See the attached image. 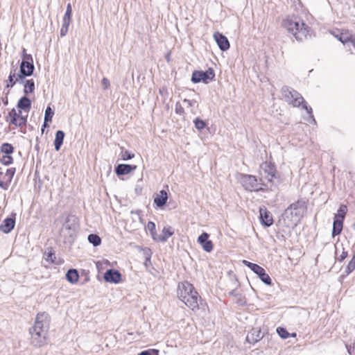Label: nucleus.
Masks as SVG:
<instances>
[{
    "label": "nucleus",
    "mask_w": 355,
    "mask_h": 355,
    "mask_svg": "<svg viewBox=\"0 0 355 355\" xmlns=\"http://www.w3.org/2000/svg\"><path fill=\"white\" fill-rule=\"evenodd\" d=\"M34 70L33 63H28L25 62H21L20 65V73L18 75V78H17V81L20 82L21 83H24V78L26 76H31Z\"/></svg>",
    "instance_id": "12"
},
{
    "label": "nucleus",
    "mask_w": 355,
    "mask_h": 355,
    "mask_svg": "<svg viewBox=\"0 0 355 355\" xmlns=\"http://www.w3.org/2000/svg\"><path fill=\"white\" fill-rule=\"evenodd\" d=\"M259 180L263 183H272L276 178V168L271 162H265L260 166Z\"/></svg>",
    "instance_id": "7"
},
{
    "label": "nucleus",
    "mask_w": 355,
    "mask_h": 355,
    "mask_svg": "<svg viewBox=\"0 0 355 355\" xmlns=\"http://www.w3.org/2000/svg\"><path fill=\"white\" fill-rule=\"evenodd\" d=\"M184 103L187 104V107H192L194 105V104L196 103V101H191L188 99H184Z\"/></svg>",
    "instance_id": "49"
},
{
    "label": "nucleus",
    "mask_w": 355,
    "mask_h": 355,
    "mask_svg": "<svg viewBox=\"0 0 355 355\" xmlns=\"http://www.w3.org/2000/svg\"><path fill=\"white\" fill-rule=\"evenodd\" d=\"M136 168V165L121 164L115 167V172L118 175H124L128 174Z\"/></svg>",
    "instance_id": "19"
},
{
    "label": "nucleus",
    "mask_w": 355,
    "mask_h": 355,
    "mask_svg": "<svg viewBox=\"0 0 355 355\" xmlns=\"http://www.w3.org/2000/svg\"><path fill=\"white\" fill-rule=\"evenodd\" d=\"M79 227L78 218L74 215H68L66 217L65 221L63 224V227L65 230L71 231L74 233L77 231Z\"/></svg>",
    "instance_id": "13"
},
{
    "label": "nucleus",
    "mask_w": 355,
    "mask_h": 355,
    "mask_svg": "<svg viewBox=\"0 0 355 355\" xmlns=\"http://www.w3.org/2000/svg\"><path fill=\"white\" fill-rule=\"evenodd\" d=\"M66 278L68 282L71 284H76L78 281L79 275L76 269H69L67 274Z\"/></svg>",
    "instance_id": "25"
},
{
    "label": "nucleus",
    "mask_w": 355,
    "mask_h": 355,
    "mask_svg": "<svg viewBox=\"0 0 355 355\" xmlns=\"http://www.w3.org/2000/svg\"><path fill=\"white\" fill-rule=\"evenodd\" d=\"M69 25L67 24H63L62 25V28L60 29V36L64 37L67 35L68 32Z\"/></svg>",
    "instance_id": "43"
},
{
    "label": "nucleus",
    "mask_w": 355,
    "mask_h": 355,
    "mask_svg": "<svg viewBox=\"0 0 355 355\" xmlns=\"http://www.w3.org/2000/svg\"><path fill=\"white\" fill-rule=\"evenodd\" d=\"M347 211V207L345 205H341L338 210L336 214H335V219H339L343 220Z\"/></svg>",
    "instance_id": "28"
},
{
    "label": "nucleus",
    "mask_w": 355,
    "mask_h": 355,
    "mask_svg": "<svg viewBox=\"0 0 355 355\" xmlns=\"http://www.w3.org/2000/svg\"><path fill=\"white\" fill-rule=\"evenodd\" d=\"M239 300L241 301V302H240L241 304H243V303H245V301H243V302L241 298Z\"/></svg>",
    "instance_id": "55"
},
{
    "label": "nucleus",
    "mask_w": 355,
    "mask_h": 355,
    "mask_svg": "<svg viewBox=\"0 0 355 355\" xmlns=\"http://www.w3.org/2000/svg\"><path fill=\"white\" fill-rule=\"evenodd\" d=\"M306 209L305 201L300 200L291 204L282 214V220L286 227H295L300 221Z\"/></svg>",
    "instance_id": "3"
},
{
    "label": "nucleus",
    "mask_w": 355,
    "mask_h": 355,
    "mask_svg": "<svg viewBox=\"0 0 355 355\" xmlns=\"http://www.w3.org/2000/svg\"><path fill=\"white\" fill-rule=\"evenodd\" d=\"M121 157L123 160H128L133 158L135 155L128 150H125L121 152Z\"/></svg>",
    "instance_id": "40"
},
{
    "label": "nucleus",
    "mask_w": 355,
    "mask_h": 355,
    "mask_svg": "<svg viewBox=\"0 0 355 355\" xmlns=\"http://www.w3.org/2000/svg\"><path fill=\"white\" fill-rule=\"evenodd\" d=\"M147 230L150 232L153 239L157 240V235L155 232V224L153 222L149 221L146 226Z\"/></svg>",
    "instance_id": "34"
},
{
    "label": "nucleus",
    "mask_w": 355,
    "mask_h": 355,
    "mask_svg": "<svg viewBox=\"0 0 355 355\" xmlns=\"http://www.w3.org/2000/svg\"><path fill=\"white\" fill-rule=\"evenodd\" d=\"M48 125V123L47 124H45V121H44V124L42 125V130L44 131V128H45L46 126Z\"/></svg>",
    "instance_id": "52"
},
{
    "label": "nucleus",
    "mask_w": 355,
    "mask_h": 355,
    "mask_svg": "<svg viewBox=\"0 0 355 355\" xmlns=\"http://www.w3.org/2000/svg\"><path fill=\"white\" fill-rule=\"evenodd\" d=\"M354 269H355V264L353 263L349 262V263L346 266L345 272L348 275V274L351 273L352 271H354Z\"/></svg>",
    "instance_id": "44"
},
{
    "label": "nucleus",
    "mask_w": 355,
    "mask_h": 355,
    "mask_svg": "<svg viewBox=\"0 0 355 355\" xmlns=\"http://www.w3.org/2000/svg\"><path fill=\"white\" fill-rule=\"evenodd\" d=\"M177 293L179 299L189 308L193 311L199 309L198 299L200 297L191 284L188 282L179 283Z\"/></svg>",
    "instance_id": "1"
},
{
    "label": "nucleus",
    "mask_w": 355,
    "mask_h": 355,
    "mask_svg": "<svg viewBox=\"0 0 355 355\" xmlns=\"http://www.w3.org/2000/svg\"><path fill=\"white\" fill-rule=\"evenodd\" d=\"M15 217H9L4 219L0 225V230L5 234L10 233L15 227Z\"/></svg>",
    "instance_id": "17"
},
{
    "label": "nucleus",
    "mask_w": 355,
    "mask_h": 355,
    "mask_svg": "<svg viewBox=\"0 0 355 355\" xmlns=\"http://www.w3.org/2000/svg\"><path fill=\"white\" fill-rule=\"evenodd\" d=\"M138 355H159L157 350H146L139 353Z\"/></svg>",
    "instance_id": "45"
},
{
    "label": "nucleus",
    "mask_w": 355,
    "mask_h": 355,
    "mask_svg": "<svg viewBox=\"0 0 355 355\" xmlns=\"http://www.w3.org/2000/svg\"><path fill=\"white\" fill-rule=\"evenodd\" d=\"M31 107V101L26 96L21 97L17 103V107L20 110H24L25 111H28L30 110Z\"/></svg>",
    "instance_id": "24"
},
{
    "label": "nucleus",
    "mask_w": 355,
    "mask_h": 355,
    "mask_svg": "<svg viewBox=\"0 0 355 355\" xmlns=\"http://www.w3.org/2000/svg\"><path fill=\"white\" fill-rule=\"evenodd\" d=\"M229 295L236 297L238 300H240L241 297V294H240L236 289H232L229 292Z\"/></svg>",
    "instance_id": "46"
},
{
    "label": "nucleus",
    "mask_w": 355,
    "mask_h": 355,
    "mask_svg": "<svg viewBox=\"0 0 355 355\" xmlns=\"http://www.w3.org/2000/svg\"><path fill=\"white\" fill-rule=\"evenodd\" d=\"M349 42L352 43V46L355 48V37H354L352 35H351V39L349 40Z\"/></svg>",
    "instance_id": "50"
},
{
    "label": "nucleus",
    "mask_w": 355,
    "mask_h": 355,
    "mask_svg": "<svg viewBox=\"0 0 355 355\" xmlns=\"http://www.w3.org/2000/svg\"><path fill=\"white\" fill-rule=\"evenodd\" d=\"M44 318H46L44 313H38L34 326L29 329L31 344L36 347H40L46 344L48 327L44 325Z\"/></svg>",
    "instance_id": "2"
},
{
    "label": "nucleus",
    "mask_w": 355,
    "mask_h": 355,
    "mask_svg": "<svg viewBox=\"0 0 355 355\" xmlns=\"http://www.w3.org/2000/svg\"><path fill=\"white\" fill-rule=\"evenodd\" d=\"M263 336L261 335L260 329H252V331L247 335L246 341L251 344H254L261 340Z\"/></svg>",
    "instance_id": "20"
},
{
    "label": "nucleus",
    "mask_w": 355,
    "mask_h": 355,
    "mask_svg": "<svg viewBox=\"0 0 355 355\" xmlns=\"http://www.w3.org/2000/svg\"><path fill=\"white\" fill-rule=\"evenodd\" d=\"M12 161H13V159L10 155H4V156H3V157L1 159L2 164H3L4 165H6V166L12 164Z\"/></svg>",
    "instance_id": "39"
},
{
    "label": "nucleus",
    "mask_w": 355,
    "mask_h": 355,
    "mask_svg": "<svg viewBox=\"0 0 355 355\" xmlns=\"http://www.w3.org/2000/svg\"><path fill=\"white\" fill-rule=\"evenodd\" d=\"M17 78H18V76L15 77V73L12 74V72H11L10 73L9 77H8V80L7 81L6 87H12L16 83H19V85H21V83L17 81V80H16Z\"/></svg>",
    "instance_id": "33"
},
{
    "label": "nucleus",
    "mask_w": 355,
    "mask_h": 355,
    "mask_svg": "<svg viewBox=\"0 0 355 355\" xmlns=\"http://www.w3.org/2000/svg\"><path fill=\"white\" fill-rule=\"evenodd\" d=\"M353 228L355 229V223L353 224Z\"/></svg>",
    "instance_id": "57"
},
{
    "label": "nucleus",
    "mask_w": 355,
    "mask_h": 355,
    "mask_svg": "<svg viewBox=\"0 0 355 355\" xmlns=\"http://www.w3.org/2000/svg\"><path fill=\"white\" fill-rule=\"evenodd\" d=\"M102 85L103 86L104 89H107V87L110 86L109 80L106 78H103Z\"/></svg>",
    "instance_id": "48"
},
{
    "label": "nucleus",
    "mask_w": 355,
    "mask_h": 355,
    "mask_svg": "<svg viewBox=\"0 0 355 355\" xmlns=\"http://www.w3.org/2000/svg\"><path fill=\"white\" fill-rule=\"evenodd\" d=\"M24 92H25L26 94H28L29 92H32L33 90L30 89V90H24Z\"/></svg>",
    "instance_id": "53"
},
{
    "label": "nucleus",
    "mask_w": 355,
    "mask_h": 355,
    "mask_svg": "<svg viewBox=\"0 0 355 355\" xmlns=\"http://www.w3.org/2000/svg\"><path fill=\"white\" fill-rule=\"evenodd\" d=\"M347 252L343 250L342 254L337 259L339 261H343L347 257Z\"/></svg>",
    "instance_id": "47"
},
{
    "label": "nucleus",
    "mask_w": 355,
    "mask_h": 355,
    "mask_svg": "<svg viewBox=\"0 0 355 355\" xmlns=\"http://www.w3.org/2000/svg\"><path fill=\"white\" fill-rule=\"evenodd\" d=\"M159 94L162 96H164V95H165L167 93V90H159Z\"/></svg>",
    "instance_id": "51"
},
{
    "label": "nucleus",
    "mask_w": 355,
    "mask_h": 355,
    "mask_svg": "<svg viewBox=\"0 0 355 355\" xmlns=\"http://www.w3.org/2000/svg\"><path fill=\"white\" fill-rule=\"evenodd\" d=\"M193 123L195 125V128L196 129H198V130H201L204 129L206 126V123L204 121H202L198 118H196L193 121Z\"/></svg>",
    "instance_id": "35"
},
{
    "label": "nucleus",
    "mask_w": 355,
    "mask_h": 355,
    "mask_svg": "<svg viewBox=\"0 0 355 355\" xmlns=\"http://www.w3.org/2000/svg\"><path fill=\"white\" fill-rule=\"evenodd\" d=\"M214 37L220 50L224 51L230 48V43L227 38L222 33L216 32L214 34Z\"/></svg>",
    "instance_id": "16"
},
{
    "label": "nucleus",
    "mask_w": 355,
    "mask_h": 355,
    "mask_svg": "<svg viewBox=\"0 0 355 355\" xmlns=\"http://www.w3.org/2000/svg\"><path fill=\"white\" fill-rule=\"evenodd\" d=\"M215 77L214 71L211 68H209L207 71H193L191 77V80L193 83L203 82L208 83L212 80Z\"/></svg>",
    "instance_id": "10"
},
{
    "label": "nucleus",
    "mask_w": 355,
    "mask_h": 355,
    "mask_svg": "<svg viewBox=\"0 0 355 355\" xmlns=\"http://www.w3.org/2000/svg\"><path fill=\"white\" fill-rule=\"evenodd\" d=\"M209 235L207 232H203L198 238V243L202 246V249L207 252L212 251L214 245L211 241L209 240Z\"/></svg>",
    "instance_id": "14"
},
{
    "label": "nucleus",
    "mask_w": 355,
    "mask_h": 355,
    "mask_svg": "<svg viewBox=\"0 0 355 355\" xmlns=\"http://www.w3.org/2000/svg\"><path fill=\"white\" fill-rule=\"evenodd\" d=\"M174 234L173 229L171 226H166L163 228L162 234L157 236V241L166 242L168 239Z\"/></svg>",
    "instance_id": "21"
},
{
    "label": "nucleus",
    "mask_w": 355,
    "mask_h": 355,
    "mask_svg": "<svg viewBox=\"0 0 355 355\" xmlns=\"http://www.w3.org/2000/svg\"><path fill=\"white\" fill-rule=\"evenodd\" d=\"M282 96L286 103L293 107H300L302 105V107L306 110L307 113L311 114L310 116L313 121L315 123L313 115L311 114L312 108L306 105L304 98L297 90H282Z\"/></svg>",
    "instance_id": "5"
},
{
    "label": "nucleus",
    "mask_w": 355,
    "mask_h": 355,
    "mask_svg": "<svg viewBox=\"0 0 355 355\" xmlns=\"http://www.w3.org/2000/svg\"><path fill=\"white\" fill-rule=\"evenodd\" d=\"M45 255H46L45 259L46 261H51V262H52V263L54 262V259H55V256L54 253H53L51 251H50V252L46 253Z\"/></svg>",
    "instance_id": "42"
},
{
    "label": "nucleus",
    "mask_w": 355,
    "mask_h": 355,
    "mask_svg": "<svg viewBox=\"0 0 355 355\" xmlns=\"http://www.w3.org/2000/svg\"><path fill=\"white\" fill-rule=\"evenodd\" d=\"M65 134L62 130H58L55 133V138L54 140V146L56 151H58L64 141Z\"/></svg>",
    "instance_id": "23"
},
{
    "label": "nucleus",
    "mask_w": 355,
    "mask_h": 355,
    "mask_svg": "<svg viewBox=\"0 0 355 355\" xmlns=\"http://www.w3.org/2000/svg\"><path fill=\"white\" fill-rule=\"evenodd\" d=\"M15 168H10L7 169L6 173L4 174L0 172V187L4 190H7L9 187L10 183L15 175Z\"/></svg>",
    "instance_id": "11"
},
{
    "label": "nucleus",
    "mask_w": 355,
    "mask_h": 355,
    "mask_svg": "<svg viewBox=\"0 0 355 355\" xmlns=\"http://www.w3.org/2000/svg\"><path fill=\"white\" fill-rule=\"evenodd\" d=\"M166 60H167L168 62H169V61H170V56H169V55H166Z\"/></svg>",
    "instance_id": "54"
},
{
    "label": "nucleus",
    "mask_w": 355,
    "mask_h": 355,
    "mask_svg": "<svg viewBox=\"0 0 355 355\" xmlns=\"http://www.w3.org/2000/svg\"><path fill=\"white\" fill-rule=\"evenodd\" d=\"M175 113L179 115H183L184 114V107L182 106V105L178 102L175 104Z\"/></svg>",
    "instance_id": "41"
},
{
    "label": "nucleus",
    "mask_w": 355,
    "mask_h": 355,
    "mask_svg": "<svg viewBox=\"0 0 355 355\" xmlns=\"http://www.w3.org/2000/svg\"><path fill=\"white\" fill-rule=\"evenodd\" d=\"M14 151V147L8 143H3L1 146V152L6 155H10Z\"/></svg>",
    "instance_id": "31"
},
{
    "label": "nucleus",
    "mask_w": 355,
    "mask_h": 355,
    "mask_svg": "<svg viewBox=\"0 0 355 355\" xmlns=\"http://www.w3.org/2000/svg\"><path fill=\"white\" fill-rule=\"evenodd\" d=\"M22 62L33 63L32 55L26 53V49H23V60Z\"/></svg>",
    "instance_id": "38"
},
{
    "label": "nucleus",
    "mask_w": 355,
    "mask_h": 355,
    "mask_svg": "<svg viewBox=\"0 0 355 355\" xmlns=\"http://www.w3.org/2000/svg\"><path fill=\"white\" fill-rule=\"evenodd\" d=\"M243 263L245 266L250 268L254 273H256L260 279L266 285H271L272 281L270 276L266 273L265 270L260 266L251 263L247 260H243Z\"/></svg>",
    "instance_id": "9"
},
{
    "label": "nucleus",
    "mask_w": 355,
    "mask_h": 355,
    "mask_svg": "<svg viewBox=\"0 0 355 355\" xmlns=\"http://www.w3.org/2000/svg\"><path fill=\"white\" fill-rule=\"evenodd\" d=\"M260 221L265 227H270L273 223V219L270 213L266 209H260Z\"/></svg>",
    "instance_id": "18"
},
{
    "label": "nucleus",
    "mask_w": 355,
    "mask_h": 355,
    "mask_svg": "<svg viewBox=\"0 0 355 355\" xmlns=\"http://www.w3.org/2000/svg\"><path fill=\"white\" fill-rule=\"evenodd\" d=\"M53 114L54 112L53 111V110L49 106L47 107L45 110L44 116L45 124H47L49 122H51L52 121Z\"/></svg>",
    "instance_id": "32"
},
{
    "label": "nucleus",
    "mask_w": 355,
    "mask_h": 355,
    "mask_svg": "<svg viewBox=\"0 0 355 355\" xmlns=\"http://www.w3.org/2000/svg\"><path fill=\"white\" fill-rule=\"evenodd\" d=\"M24 87V89H34L35 88V83L33 79L31 80H26L24 78V83H21Z\"/></svg>",
    "instance_id": "36"
},
{
    "label": "nucleus",
    "mask_w": 355,
    "mask_h": 355,
    "mask_svg": "<svg viewBox=\"0 0 355 355\" xmlns=\"http://www.w3.org/2000/svg\"><path fill=\"white\" fill-rule=\"evenodd\" d=\"M241 183L245 190L249 191H264L263 187H267V183L258 182L257 178L252 175H242Z\"/></svg>",
    "instance_id": "6"
},
{
    "label": "nucleus",
    "mask_w": 355,
    "mask_h": 355,
    "mask_svg": "<svg viewBox=\"0 0 355 355\" xmlns=\"http://www.w3.org/2000/svg\"><path fill=\"white\" fill-rule=\"evenodd\" d=\"M343 220L340 219H334L332 229V236H335L341 233L343 229Z\"/></svg>",
    "instance_id": "26"
},
{
    "label": "nucleus",
    "mask_w": 355,
    "mask_h": 355,
    "mask_svg": "<svg viewBox=\"0 0 355 355\" xmlns=\"http://www.w3.org/2000/svg\"><path fill=\"white\" fill-rule=\"evenodd\" d=\"M333 35L343 44L349 42V40L351 39V35L348 33H340L338 34L333 33Z\"/></svg>",
    "instance_id": "30"
},
{
    "label": "nucleus",
    "mask_w": 355,
    "mask_h": 355,
    "mask_svg": "<svg viewBox=\"0 0 355 355\" xmlns=\"http://www.w3.org/2000/svg\"><path fill=\"white\" fill-rule=\"evenodd\" d=\"M104 279L107 282L118 284L121 280V274L116 270L109 269L104 274Z\"/></svg>",
    "instance_id": "15"
},
{
    "label": "nucleus",
    "mask_w": 355,
    "mask_h": 355,
    "mask_svg": "<svg viewBox=\"0 0 355 355\" xmlns=\"http://www.w3.org/2000/svg\"><path fill=\"white\" fill-rule=\"evenodd\" d=\"M148 261H150V258H147L146 260V262Z\"/></svg>",
    "instance_id": "56"
},
{
    "label": "nucleus",
    "mask_w": 355,
    "mask_h": 355,
    "mask_svg": "<svg viewBox=\"0 0 355 355\" xmlns=\"http://www.w3.org/2000/svg\"><path fill=\"white\" fill-rule=\"evenodd\" d=\"M21 110L17 111L15 108L12 109L6 116V121L10 125H15L17 127H25L27 123V116H22Z\"/></svg>",
    "instance_id": "8"
},
{
    "label": "nucleus",
    "mask_w": 355,
    "mask_h": 355,
    "mask_svg": "<svg viewBox=\"0 0 355 355\" xmlns=\"http://www.w3.org/2000/svg\"><path fill=\"white\" fill-rule=\"evenodd\" d=\"M168 199V193L165 190H161L154 198V203L158 207H162L166 205Z\"/></svg>",
    "instance_id": "22"
},
{
    "label": "nucleus",
    "mask_w": 355,
    "mask_h": 355,
    "mask_svg": "<svg viewBox=\"0 0 355 355\" xmlns=\"http://www.w3.org/2000/svg\"><path fill=\"white\" fill-rule=\"evenodd\" d=\"M284 26L298 41H302L306 39L309 33V26L296 17H288L285 19Z\"/></svg>",
    "instance_id": "4"
},
{
    "label": "nucleus",
    "mask_w": 355,
    "mask_h": 355,
    "mask_svg": "<svg viewBox=\"0 0 355 355\" xmlns=\"http://www.w3.org/2000/svg\"><path fill=\"white\" fill-rule=\"evenodd\" d=\"M88 241L92 243L94 247H97L101 243V239L100 236L95 234H90L88 236Z\"/></svg>",
    "instance_id": "29"
},
{
    "label": "nucleus",
    "mask_w": 355,
    "mask_h": 355,
    "mask_svg": "<svg viewBox=\"0 0 355 355\" xmlns=\"http://www.w3.org/2000/svg\"><path fill=\"white\" fill-rule=\"evenodd\" d=\"M71 13H72V9L71 3H68L66 9V12L64 14V16L63 17L62 24H67L70 25L71 20Z\"/></svg>",
    "instance_id": "27"
},
{
    "label": "nucleus",
    "mask_w": 355,
    "mask_h": 355,
    "mask_svg": "<svg viewBox=\"0 0 355 355\" xmlns=\"http://www.w3.org/2000/svg\"><path fill=\"white\" fill-rule=\"evenodd\" d=\"M277 332L282 338H287L289 336V333L283 327H278L277 329Z\"/></svg>",
    "instance_id": "37"
}]
</instances>
